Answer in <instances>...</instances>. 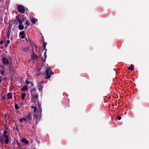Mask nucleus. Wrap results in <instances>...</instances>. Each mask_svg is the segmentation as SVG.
I'll use <instances>...</instances> for the list:
<instances>
[{
	"label": "nucleus",
	"instance_id": "obj_23",
	"mask_svg": "<svg viewBox=\"0 0 149 149\" xmlns=\"http://www.w3.org/2000/svg\"><path fill=\"white\" fill-rule=\"evenodd\" d=\"M10 41L9 40H8L6 41V43L7 44H9L10 43Z\"/></svg>",
	"mask_w": 149,
	"mask_h": 149
},
{
	"label": "nucleus",
	"instance_id": "obj_5",
	"mask_svg": "<svg viewBox=\"0 0 149 149\" xmlns=\"http://www.w3.org/2000/svg\"><path fill=\"white\" fill-rule=\"evenodd\" d=\"M2 61L3 63L6 65H8L9 64V61L8 59L6 57H3L2 58Z\"/></svg>",
	"mask_w": 149,
	"mask_h": 149
},
{
	"label": "nucleus",
	"instance_id": "obj_9",
	"mask_svg": "<svg viewBox=\"0 0 149 149\" xmlns=\"http://www.w3.org/2000/svg\"><path fill=\"white\" fill-rule=\"evenodd\" d=\"M4 68L2 65H0V72L1 75H3L4 74Z\"/></svg>",
	"mask_w": 149,
	"mask_h": 149
},
{
	"label": "nucleus",
	"instance_id": "obj_18",
	"mask_svg": "<svg viewBox=\"0 0 149 149\" xmlns=\"http://www.w3.org/2000/svg\"><path fill=\"white\" fill-rule=\"evenodd\" d=\"M133 66V65H132L130 67L128 68L129 70H131L132 71L134 69Z\"/></svg>",
	"mask_w": 149,
	"mask_h": 149
},
{
	"label": "nucleus",
	"instance_id": "obj_10",
	"mask_svg": "<svg viewBox=\"0 0 149 149\" xmlns=\"http://www.w3.org/2000/svg\"><path fill=\"white\" fill-rule=\"evenodd\" d=\"M20 38L21 39H23L24 38V31H22L19 33Z\"/></svg>",
	"mask_w": 149,
	"mask_h": 149
},
{
	"label": "nucleus",
	"instance_id": "obj_6",
	"mask_svg": "<svg viewBox=\"0 0 149 149\" xmlns=\"http://www.w3.org/2000/svg\"><path fill=\"white\" fill-rule=\"evenodd\" d=\"M19 25L18 26L19 29L20 30H22L24 27V26L22 25V22L20 19L19 20Z\"/></svg>",
	"mask_w": 149,
	"mask_h": 149
},
{
	"label": "nucleus",
	"instance_id": "obj_4",
	"mask_svg": "<svg viewBox=\"0 0 149 149\" xmlns=\"http://www.w3.org/2000/svg\"><path fill=\"white\" fill-rule=\"evenodd\" d=\"M22 22L23 23V24L24 25L25 28L26 29L29 25L28 22L26 20V17H24L22 19Z\"/></svg>",
	"mask_w": 149,
	"mask_h": 149
},
{
	"label": "nucleus",
	"instance_id": "obj_14",
	"mask_svg": "<svg viewBox=\"0 0 149 149\" xmlns=\"http://www.w3.org/2000/svg\"><path fill=\"white\" fill-rule=\"evenodd\" d=\"M22 143H25L26 144L29 143L28 141L26 139H23L22 140Z\"/></svg>",
	"mask_w": 149,
	"mask_h": 149
},
{
	"label": "nucleus",
	"instance_id": "obj_30",
	"mask_svg": "<svg viewBox=\"0 0 149 149\" xmlns=\"http://www.w3.org/2000/svg\"><path fill=\"white\" fill-rule=\"evenodd\" d=\"M29 38H26V41H28V40H29Z\"/></svg>",
	"mask_w": 149,
	"mask_h": 149
},
{
	"label": "nucleus",
	"instance_id": "obj_31",
	"mask_svg": "<svg viewBox=\"0 0 149 149\" xmlns=\"http://www.w3.org/2000/svg\"><path fill=\"white\" fill-rule=\"evenodd\" d=\"M5 139H4V140H5Z\"/></svg>",
	"mask_w": 149,
	"mask_h": 149
},
{
	"label": "nucleus",
	"instance_id": "obj_22",
	"mask_svg": "<svg viewBox=\"0 0 149 149\" xmlns=\"http://www.w3.org/2000/svg\"><path fill=\"white\" fill-rule=\"evenodd\" d=\"M47 56L46 55V51H45V52L44 53V57L46 58H47Z\"/></svg>",
	"mask_w": 149,
	"mask_h": 149
},
{
	"label": "nucleus",
	"instance_id": "obj_13",
	"mask_svg": "<svg viewBox=\"0 0 149 149\" xmlns=\"http://www.w3.org/2000/svg\"><path fill=\"white\" fill-rule=\"evenodd\" d=\"M26 94L24 93H21V99L22 100H24L25 99Z\"/></svg>",
	"mask_w": 149,
	"mask_h": 149
},
{
	"label": "nucleus",
	"instance_id": "obj_21",
	"mask_svg": "<svg viewBox=\"0 0 149 149\" xmlns=\"http://www.w3.org/2000/svg\"><path fill=\"white\" fill-rule=\"evenodd\" d=\"M15 109L16 110L18 109L19 108V107L18 106V105L17 104H15Z\"/></svg>",
	"mask_w": 149,
	"mask_h": 149
},
{
	"label": "nucleus",
	"instance_id": "obj_19",
	"mask_svg": "<svg viewBox=\"0 0 149 149\" xmlns=\"http://www.w3.org/2000/svg\"><path fill=\"white\" fill-rule=\"evenodd\" d=\"M31 108H32V109L33 108L34 109V112H35L37 110V109L36 107H34V106H31Z\"/></svg>",
	"mask_w": 149,
	"mask_h": 149
},
{
	"label": "nucleus",
	"instance_id": "obj_8",
	"mask_svg": "<svg viewBox=\"0 0 149 149\" xmlns=\"http://www.w3.org/2000/svg\"><path fill=\"white\" fill-rule=\"evenodd\" d=\"M43 82V81L40 82V83L38 82V83L37 85L39 87V90L40 91H42V84Z\"/></svg>",
	"mask_w": 149,
	"mask_h": 149
},
{
	"label": "nucleus",
	"instance_id": "obj_3",
	"mask_svg": "<svg viewBox=\"0 0 149 149\" xmlns=\"http://www.w3.org/2000/svg\"><path fill=\"white\" fill-rule=\"evenodd\" d=\"M17 9L18 12L20 13H24L25 11L24 8L22 5L18 6L17 7Z\"/></svg>",
	"mask_w": 149,
	"mask_h": 149
},
{
	"label": "nucleus",
	"instance_id": "obj_29",
	"mask_svg": "<svg viewBox=\"0 0 149 149\" xmlns=\"http://www.w3.org/2000/svg\"><path fill=\"white\" fill-rule=\"evenodd\" d=\"M3 43V41H1L0 42V44H2Z\"/></svg>",
	"mask_w": 149,
	"mask_h": 149
},
{
	"label": "nucleus",
	"instance_id": "obj_2",
	"mask_svg": "<svg viewBox=\"0 0 149 149\" xmlns=\"http://www.w3.org/2000/svg\"><path fill=\"white\" fill-rule=\"evenodd\" d=\"M46 79H49L51 76V75L54 74L53 72H52L51 70L49 67L47 68L46 70Z\"/></svg>",
	"mask_w": 149,
	"mask_h": 149
},
{
	"label": "nucleus",
	"instance_id": "obj_25",
	"mask_svg": "<svg viewBox=\"0 0 149 149\" xmlns=\"http://www.w3.org/2000/svg\"><path fill=\"white\" fill-rule=\"evenodd\" d=\"M36 88H33V89H32V91H36Z\"/></svg>",
	"mask_w": 149,
	"mask_h": 149
},
{
	"label": "nucleus",
	"instance_id": "obj_24",
	"mask_svg": "<svg viewBox=\"0 0 149 149\" xmlns=\"http://www.w3.org/2000/svg\"><path fill=\"white\" fill-rule=\"evenodd\" d=\"M22 119H23V120L25 121H26V118L25 117L24 118H22Z\"/></svg>",
	"mask_w": 149,
	"mask_h": 149
},
{
	"label": "nucleus",
	"instance_id": "obj_27",
	"mask_svg": "<svg viewBox=\"0 0 149 149\" xmlns=\"http://www.w3.org/2000/svg\"><path fill=\"white\" fill-rule=\"evenodd\" d=\"M117 118H118V120H120L121 119V117L119 116H118Z\"/></svg>",
	"mask_w": 149,
	"mask_h": 149
},
{
	"label": "nucleus",
	"instance_id": "obj_17",
	"mask_svg": "<svg viewBox=\"0 0 149 149\" xmlns=\"http://www.w3.org/2000/svg\"><path fill=\"white\" fill-rule=\"evenodd\" d=\"M25 82H26V84L27 85H29V84H31V85L32 86H33V84L32 82H31L30 81H29L28 80H26Z\"/></svg>",
	"mask_w": 149,
	"mask_h": 149
},
{
	"label": "nucleus",
	"instance_id": "obj_28",
	"mask_svg": "<svg viewBox=\"0 0 149 149\" xmlns=\"http://www.w3.org/2000/svg\"><path fill=\"white\" fill-rule=\"evenodd\" d=\"M8 44H6V43H5V47H7L8 46Z\"/></svg>",
	"mask_w": 149,
	"mask_h": 149
},
{
	"label": "nucleus",
	"instance_id": "obj_16",
	"mask_svg": "<svg viewBox=\"0 0 149 149\" xmlns=\"http://www.w3.org/2000/svg\"><path fill=\"white\" fill-rule=\"evenodd\" d=\"M37 21V19H36L35 18H31V22L33 23H35V22Z\"/></svg>",
	"mask_w": 149,
	"mask_h": 149
},
{
	"label": "nucleus",
	"instance_id": "obj_1",
	"mask_svg": "<svg viewBox=\"0 0 149 149\" xmlns=\"http://www.w3.org/2000/svg\"><path fill=\"white\" fill-rule=\"evenodd\" d=\"M7 133V131H4L3 132V134L2 136H0V142L2 144H3L4 143L6 144L8 143L9 139L8 135L6 134Z\"/></svg>",
	"mask_w": 149,
	"mask_h": 149
},
{
	"label": "nucleus",
	"instance_id": "obj_20",
	"mask_svg": "<svg viewBox=\"0 0 149 149\" xmlns=\"http://www.w3.org/2000/svg\"><path fill=\"white\" fill-rule=\"evenodd\" d=\"M47 45V43L46 42H44L43 43V46L44 48V49L45 51H47V49L45 48L46 46Z\"/></svg>",
	"mask_w": 149,
	"mask_h": 149
},
{
	"label": "nucleus",
	"instance_id": "obj_15",
	"mask_svg": "<svg viewBox=\"0 0 149 149\" xmlns=\"http://www.w3.org/2000/svg\"><path fill=\"white\" fill-rule=\"evenodd\" d=\"M12 98V96H11V94L10 93H9L7 94V99L8 100L11 99Z\"/></svg>",
	"mask_w": 149,
	"mask_h": 149
},
{
	"label": "nucleus",
	"instance_id": "obj_7",
	"mask_svg": "<svg viewBox=\"0 0 149 149\" xmlns=\"http://www.w3.org/2000/svg\"><path fill=\"white\" fill-rule=\"evenodd\" d=\"M28 87L27 86L25 85L20 90V91L22 92H25L26 91H28Z\"/></svg>",
	"mask_w": 149,
	"mask_h": 149
},
{
	"label": "nucleus",
	"instance_id": "obj_26",
	"mask_svg": "<svg viewBox=\"0 0 149 149\" xmlns=\"http://www.w3.org/2000/svg\"><path fill=\"white\" fill-rule=\"evenodd\" d=\"M23 120L22 119H19V121H20L21 123H22V121H23Z\"/></svg>",
	"mask_w": 149,
	"mask_h": 149
},
{
	"label": "nucleus",
	"instance_id": "obj_12",
	"mask_svg": "<svg viewBox=\"0 0 149 149\" xmlns=\"http://www.w3.org/2000/svg\"><path fill=\"white\" fill-rule=\"evenodd\" d=\"M25 117L26 119V122H29L31 118V114H29L27 115V116H25Z\"/></svg>",
	"mask_w": 149,
	"mask_h": 149
},
{
	"label": "nucleus",
	"instance_id": "obj_11",
	"mask_svg": "<svg viewBox=\"0 0 149 149\" xmlns=\"http://www.w3.org/2000/svg\"><path fill=\"white\" fill-rule=\"evenodd\" d=\"M38 56L36 54L34 53L31 56V58L33 60H35L37 58Z\"/></svg>",
	"mask_w": 149,
	"mask_h": 149
}]
</instances>
